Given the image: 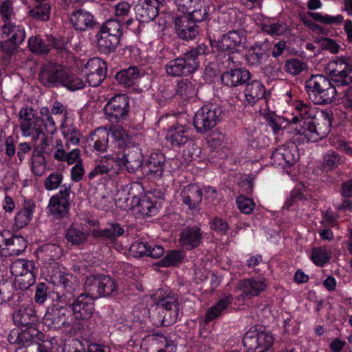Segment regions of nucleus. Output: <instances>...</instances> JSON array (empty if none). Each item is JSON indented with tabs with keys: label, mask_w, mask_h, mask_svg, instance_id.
<instances>
[{
	"label": "nucleus",
	"mask_w": 352,
	"mask_h": 352,
	"mask_svg": "<svg viewBox=\"0 0 352 352\" xmlns=\"http://www.w3.org/2000/svg\"><path fill=\"white\" fill-rule=\"evenodd\" d=\"M296 114L291 120L294 130L302 136V141L316 142L323 139L330 131L331 113L322 111L316 118V108L302 101L295 104Z\"/></svg>",
	"instance_id": "nucleus-1"
},
{
	"label": "nucleus",
	"mask_w": 352,
	"mask_h": 352,
	"mask_svg": "<svg viewBox=\"0 0 352 352\" xmlns=\"http://www.w3.org/2000/svg\"><path fill=\"white\" fill-rule=\"evenodd\" d=\"M111 151L112 153L105 155L96 162L94 168L89 173V178L104 175L114 177L122 168L133 173L142 165L143 157L138 146L119 147L117 151Z\"/></svg>",
	"instance_id": "nucleus-2"
},
{
	"label": "nucleus",
	"mask_w": 352,
	"mask_h": 352,
	"mask_svg": "<svg viewBox=\"0 0 352 352\" xmlns=\"http://www.w3.org/2000/svg\"><path fill=\"white\" fill-rule=\"evenodd\" d=\"M72 311L69 307L58 304H54L47 308L43 318V324L49 329L61 330L69 328L71 331L93 334V329L89 324L85 326L80 322H72Z\"/></svg>",
	"instance_id": "nucleus-3"
},
{
	"label": "nucleus",
	"mask_w": 352,
	"mask_h": 352,
	"mask_svg": "<svg viewBox=\"0 0 352 352\" xmlns=\"http://www.w3.org/2000/svg\"><path fill=\"white\" fill-rule=\"evenodd\" d=\"M209 52L208 47L199 44L196 47L184 53L183 56L169 60L166 65L168 76L179 77L194 73L199 67V56Z\"/></svg>",
	"instance_id": "nucleus-4"
},
{
	"label": "nucleus",
	"mask_w": 352,
	"mask_h": 352,
	"mask_svg": "<svg viewBox=\"0 0 352 352\" xmlns=\"http://www.w3.org/2000/svg\"><path fill=\"white\" fill-rule=\"evenodd\" d=\"M305 90L309 98L318 104L331 103L337 94L331 81L322 74H312L305 82Z\"/></svg>",
	"instance_id": "nucleus-5"
},
{
	"label": "nucleus",
	"mask_w": 352,
	"mask_h": 352,
	"mask_svg": "<svg viewBox=\"0 0 352 352\" xmlns=\"http://www.w3.org/2000/svg\"><path fill=\"white\" fill-rule=\"evenodd\" d=\"M84 287L85 292L95 299L114 296L118 293V284L110 276L104 274L92 275L86 278Z\"/></svg>",
	"instance_id": "nucleus-6"
},
{
	"label": "nucleus",
	"mask_w": 352,
	"mask_h": 352,
	"mask_svg": "<svg viewBox=\"0 0 352 352\" xmlns=\"http://www.w3.org/2000/svg\"><path fill=\"white\" fill-rule=\"evenodd\" d=\"M336 86H346L352 82V58L338 57L331 60L325 67Z\"/></svg>",
	"instance_id": "nucleus-7"
},
{
	"label": "nucleus",
	"mask_w": 352,
	"mask_h": 352,
	"mask_svg": "<svg viewBox=\"0 0 352 352\" xmlns=\"http://www.w3.org/2000/svg\"><path fill=\"white\" fill-rule=\"evenodd\" d=\"M222 113L221 107L213 103L205 104L195 113L193 125L199 133H206L213 129Z\"/></svg>",
	"instance_id": "nucleus-8"
},
{
	"label": "nucleus",
	"mask_w": 352,
	"mask_h": 352,
	"mask_svg": "<svg viewBox=\"0 0 352 352\" xmlns=\"http://www.w3.org/2000/svg\"><path fill=\"white\" fill-rule=\"evenodd\" d=\"M51 281L56 285L57 298L68 303L74 298L77 284L72 274L56 271L51 275Z\"/></svg>",
	"instance_id": "nucleus-9"
},
{
	"label": "nucleus",
	"mask_w": 352,
	"mask_h": 352,
	"mask_svg": "<svg viewBox=\"0 0 352 352\" xmlns=\"http://www.w3.org/2000/svg\"><path fill=\"white\" fill-rule=\"evenodd\" d=\"M33 269V263L25 259H16L12 263L10 272L15 276L14 281L19 285L20 289H28L34 284L35 275Z\"/></svg>",
	"instance_id": "nucleus-10"
},
{
	"label": "nucleus",
	"mask_w": 352,
	"mask_h": 352,
	"mask_svg": "<svg viewBox=\"0 0 352 352\" xmlns=\"http://www.w3.org/2000/svg\"><path fill=\"white\" fill-rule=\"evenodd\" d=\"M95 298L87 292L80 294L70 303L69 309H72V316L75 320L74 322L80 321L89 322L95 311Z\"/></svg>",
	"instance_id": "nucleus-11"
},
{
	"label": "nucleus",
	"mask_w": 352,
	"mask_h": 352,
	"mask_svg": "<svg viewBox=\"0 0 352 352\" xmlns=\"http://www.w3.org/2000/svg\"><path fill=\"white\" fill-rule=\"evenodd\" d=\"M273 340L270 333L252 328L244 335L243 343L246 352H265L272 345Z\"/></svg>",
	"instance_id": "nucleus-12"
},
{
	"label": "nucleus",
	"mask_w": 352,
	"mask_h": 352,
	"mask_svg": "<svg viewBox=\"0 0 352 352\" xmlns=\"http://www.w3.org/2000/svg\"><path fill=\"white\" fill-rule=\"evenodd\" d=\"M129 98L124 94L112 97L106 104L104 111L106 118L113 123H118L125 120L129 111Z\"/></svg>",
	"instance_id": "nucleus-13"
},
{
	"label": "nucleus",
	"mask_w": 352,
	"mask_h": 352,
	"mask_svg": "<svg viewBox=\"0 0 352 352\" xmlns=\"http://www.w3.org/2000/svg\"><path fill=\"white\" fill-rule=\"evenodd\" d=\"M66 68L62 65L49 62L41 65L38 74L40 82L47 87L61 86Z\"/></svg>",
	"instance_id": "nucleus-14"
},
{
	"label": "nucleus",
	"mask_w": 352,
	"mask_h": 352,
	"mask_svg": "<svg viewBox=\"0 0 352 352\" xmlns=\"http://www.w3.org/2000/svg\"><path fill=\"white\" fill-rule=\"evenodd\" d=\"M69 195L70 188L63 185L59 192L50 198L47 207L54 219H60L67 217L70 206Z\"/></svg>",
	"instance_id": "nucleus-15"
},
{
	"label": "nucleus",
	"mask_w": 352,
	"mask_h": 352,
	"mask_svg": "<svg viewBox=\"0 0 352 352\" xmlns=\"http://www.w3.org/2000/svg\"><path fill=\"white\" fill-rule=\"evenodd\" d=\"M157 307L163 315L161 324L167 327L176 322L179 316V305L177 298L170 293L158 300Z\"/></svg>",
	"instance_id": "nucleus-16"
},
{
	"label": "nucleus",
	"mask_w": 352,
	"mask_h": 352,
	"mask_svg": "<svg viewBox=\"0 0 352 352\" xmlns=\"http://www.w3.org/2000/svg\"><path fill=\"white\" fill-rule=\"evenodd\" d=\"M84 72L89 85L94 87H98L106 78L107 65L101 58L94 57L85 64Z\"/></svg>",
	"instance_id": "nucleus-17"
},
{
	"label": "nucleus",
	"mask_w": 352,
	"mask_h": 352,
	"mask_svg": "<svg viewBox=\"0 0 352 352\" xmlns=\"http://www.w3.org/2000/svg\"><path fill=\"white\" fill-rule=\"evenodd\" d=\"M245 41L246 37L243 32L233 30L223 34L216 42L215 46L222 52L234 53L237 52L240 47H243Z\"/></svg>",
	"instance_id": "nucleus-18"
},
{
	"label": "nucleus",
	"mask_w": 352,
	"mask_h": 352,
	"mask_svg": "<svg viewBox=\"0 0 352 352\" xmlns=\"http://www.w3.org/2000/svg\"><path fill=\"white\" fill-rule=\"evenodd\" d=\"M272 164L283 168L290 167L299 159L297 146L294 144L277 148L272 154Z\"/></svg>",
	"instance_id": "nucleus-19"
},
{
	"label": "nucleus",
	"mask_w": 352,
	"mask_h": 352,
	"mask_svg": "<svg viewBox=\"0 0 352 352\" xmlns=\"http://www.w3.org/2000/svg\"><path fill=\"white\" fill-rule=\"evenodd\" d=\"M175 29L177 36L186 41L194 39L199 33V29L189 15L177 16L174 20Z\"/></svg>",
	"instance_id": "nucleus-20"
},
{
	"label": "nucleus",
	"mask_w": 352,
	"mask_h": 352,
	"mask_svg": "<svg viewBox=\"0 0 352 352\" xmlns=\"http://www.w3.org/2000/svg\"><path fill=\"white\" fill-rule=\"evenodd\" d=\"M267 280L264 278H250L241 280L238 284V288L241 291V298L243 300L250 299L258 296L266 290Z\"/></svg>",
	"instance_id": "nucleus-21"
},
{
	"label": "nucleus",
	"mask_w": 352,
	"mask_h": 352,
	"mask_svg": "<svg viewBox=\"0 0 352 352\" xmlns=\"http://www.w3.org/2000/svg\"><path fill=\"white\" fill-rule=\"evenodd\" d=\"M69 21L72 27L80 32L92 30L98 24L94 16L85 9L73 11L70 14Z\"/></svg>",
	"instance_id": "nucleus-22"
},
{
	"label": "nucleus",
	"mask_w": 352,
	"mask_h": 352,
	"mask_svg": "<svg viewBox=\"0 0 352 352\" xmlns=\"http://www.w3.org/2000/svg\"><path fill=\"white\" fill-rule=\"evenodd\" d=\"M202 238L203 232L199 226H188L180 232L179 243L186 250H191L200 245Z\"/></svg>",
	"instance_id": "nucleus-23"
},
{
	"label": "nucleus",
	"mask_w": 352,
	"mask_h": 352,
	"mask_svg": "<svg viewBox=\"0 0 352 352\" xmlns=\"http://www.w3.org/2000/svg\"><path fill=\"white\" fill-rule=\"evenodd\" d=\"M250 72L245 68H237L225 72L221 75L222 83L229 87L246 85L251 79Z\"/></svg>",
	"instance_id": "nucleus-24"
},
{
	"label": "nucleus",
	"mask_w": 352,
	"mask_h": 352,
	"mask_svg": "<svg viewBox=\"0 0 352 352\" xmlns=\"http://www.w3.org/2000/svg\"><path fill=\"white\" fill-rule=\"evenodd\" d=\"M182 202L189 210H199L203 199L202 190L195 184L185 186L181 192Z\"/></svg>",
	"instance_id": "nucleus-25"
},
{
	"label": "nucleus",
	"mask_w": 352,
	"mask_h": 352,
	"mask_svg": "<svg viewBox=\"0 0 352 352\" xmlns=\"http://www.w3.org/2000/svg\"><path fill=\"white\" fill-rule=\"evenodd\" d=\"M157 0H143L135 7L137 19L141 23H148L155 19L158 14Z\"/></svg>",
	"instance_id": "nucleus-26"
},
{
	"label": "nucleus",
	"mask_w": 352,
	"mask_h": 352,
	"mask_svg": "<svg viewBox=\"0 0 352 352\" xmlns=\"http://www.w3.org/2000/svg\"><path fill=\"white\" fill-rule=\"evenodd\" d=\"M166 139L173 147H181L190 139V129L186 125L177 123L170 127Z\"/></svg>",
	"instance_id": "nucleus-27"
},
{
	"label": "nucleus",
	"mask_w": 352,
	"mask_h": 352,
	"mask_svg": "<svg viewBox=\"0 0 352 352\" xmlns=\"http://www.w3.org/2000/svg\"><path fill=\"white\" fill-rule=\"evenodd\" d=\"M165 160L162 153H152L144 166L147 176L153 179L160 178L164 170Z\"/></svg>",
	"instance_id": "nucleus-28"
},
{
	"label": "nucleus",
	"mask_w": 352,
	"mask_h": 352,
	"mask_svg": "<svg viewBox=\"0 0 352 352\" xmlns=\"http://www.w3.org/2000/svg\"><path fill=\"white\" fill-rule=\"evenodd\" d=\"M233 297L231 294L221 298L214 305L208 308L205 314L204 322H210L221 317L232 303Z\"/></svg>",
	"instance_id": "nucleus-29"
},
{
	"label": "nucleus",
	"mask_w": 352,
	"mask_h": 352,
	"mask_svg": "<svg viewBox=\"0 0 352 352\" xmlns=\"http://www.w3.org/2000/svg\"><path fill=\"white\" fill-rule=\"evenodd\" d=\"M144 75V71L142 68L138 66H131L118 72L116 75V79L119 84L129 87L133 86L136 80Z\"/></svg>",
	"instance_id": "nucleus-30"
},
{
	"label": "nucleus",
	"mask_w": 352,
	"mask_h": 352,
	"mask_svg": "<svg viewBox=\"0 0 352 352\" xmlns=\"http://www.w3.org/2000/svg\"><path fill=\"white\" fill-rule=\"evenodd\" d=\"M109 132L104 128L98 127L89 135V139L93 142L94 150L98 153H104L110 148L109 146Z\"/></svg>",
	"instance_id": "nucleus-31"
},
{
	"label": "nucleus",
	"mask_w": 352,
	"mask_h": 352,
	"mask_svg": "<svg viewBox=\"0 0 352 352\" xmlns=\"http://www.w3.org/2000/svg\"><path fill=\"white\" fill-rule=\"evenodd\" d=\"M265 91V87L261 81L253 80L248 82L244 90L245 102L249 105H254L258 100L263 98Z\"/></svg>",
	"instance_id": "nucleus-32"
},
{
	"label": "nucleus",
	"mask_w": 352,
	"mask_h": 352,
	"mask_svg": "<svg viewBox=\"0 0 352 352\" xmlns=\"http://www.w3.org/2000/svg\"><path fill=\"white\" fill-rule=\"evenodd\" d=\"M45 338V335L34 327L25 328L19 331V344L29 352L28 347H33L35 342H41Z\"/></svg>",
	"instance_id": "nucleus-33"
},
{
	"label": "nucleus",
	"mask_w": 352,
	"mask_h": 352,
	"mask_svg": "<svg viewBox=\"0 0 352 352\" xmlns=\"http://www.w3.org/2000/svg\"><path fill=\"white\" fill-rule=\"evenodd\" d=\"M13 321L17 326L29 328L36 324L38 318L31 308H19L13 314Z\"/></svg>",
	"instance_id": "nucleus-34"
},
{
	"label": "nucleus",
	"mask_w": 352,
	"mask_h": 352,
	"mask_svg": "<svg viewBox=\"0 0 352 352\" xmlns=\"http://www.w3.org/2000/svg\"><path fill=\"white\" fill-rule=\"evenodd\" d=\"M0 34L3 38L21 43L25 37V30L22 26L16 25L12 22L3 23L1 26Z\"/></svg>",
	"instance_id": "nucleus-35"
},
{
	"label": "nucleus",
	"mask_w": 352,
	"mask_h": 352,
	"mask_svg": "<svg viewBox=\"0 0 352 352\" xmlns=\"http://www.w3.org/2000/svg\"><path fill=\"white\" fill-rule=\"evenodd\" d=\"M35 208V204L32 200L25 199L23 208L16 213L14 217V226L17 229L24 228L32 220Z\"/></svg>",
	"instance_id": "nucleus-36"
},
{
	"label": "nucleus",
	"mask_w": 352,
	"mask_h": 352,
	"mask_svg": "<svg viewBox=\"0 0 352 352\" xmlns=\"http://www.w3.org/2000/svg\"><path fill=\"white\" fill-rule=\"evenodd\" d=\"M125 230L123 226L118 223H109L104 229L94 230L93 236L104 240L115 241L122 236Z\"/></svg>",
	"instance_id": "nucleus-37"
},
{
	"label": "nucleus",
	"mask_w": 352,
	"mask_h": 352,
	"mask_svg": "<svg viewBox=\"0 0 352 352\" xmlns=\"http://www.w3.org/2000/svg\"><path fill=\"white\" fill-rule=\"evenodd\" d=\"M63 254L62 248L54 243L43 245L38 252V256L46 264H52L60 258Z\"/></svg>",
	"instance_id": "nucleus-38"
},
{
	"label": "nucleus",
	"mask_w": 352,
	"mask_h": 352,
	"mask_svg": "<svg viewBox=\"0 0 352 352\" xmlns=\"http://www.w3.org/2000/svg\"><path fill=\"white\" fill-rule=\"evenodd\" d=\"M43 123L42 118L36 116L19 128L23 136L32 137L34 140H38L43 132Z\"/></svg>",
	"instance_id": "nucleus-39"
},
{
	"label": "nucleus",
	"mask_w": 352,
	"mask_h": 352,
	"mask_svg": "<svg viewBox=\"0 0 352 352\" xmlns=\"http://www.w3.org/2000/svg\"><path fill=\"white\" fill-rule=\"evenodd\" d=\"M345 157L331 150L323 155L321 168L325 171H331L338 168L339 166L345 164Z\"/></svg>",
	"instance_id": "nucleus-40"
},
{
	"label": "nucleus",
	"mask_w": 352,
	"mask_h": 352,
	"mask_svg": "<svg viewBox=\"0 0 352 352\" xmlns=\"http://www.w3.org/2000/svg\"><path fill=\"white\" fill-rule=\"evenodd\" d=\"M266 50L262 45H254L252 46L245 54L246 63L250 66H258L267 58Z\"/></svg>",
	"instance_id": "nucleus-41"
},
{
	"label": "nucleus",
	"mask_w": 352,
	"mask_h": 352,
	"mask_svg": "<svg viewBox=\"0 0 352 352\" xmlns=\"http://www.w3.org/2000/svg\"><path fill=\"white\" fill-rule=\"evenodd\" d=\"M197 89L195 82L188 79L178 81L175 87V93L184 100L192 98L197 95Z\"/></svg>",
	"instance_id": "nucleus-42"
},
{
	"label": "nucleus",
	"mask_w": 352,
	"mask_h": 352,
	"mask_svg": "<svg viewBox=\"0 0 352 352\" xmlns=\"http://www.w3.org/2000/svg\"><path fill=\"white\" fill-rule=\"evenodd\" d=\"M120 38L117 36L107 34L105 32H100L98 35V45L100 50L108 54L113 52L120 43Z\"/></svg>",
	"instance_id": "nucleus-43"
},
{
	"label": "nucleus",
	"mask_w": 352,
	"mask_h": 352,
	"mask_svg": "<svg viewBox=\"0 0 352 352\" xmlns=\"http://www.w3.org/2000/svg\"><path fill=\"white\" fill-rule=\"evenodd\" d=\"M28 245L25 239L19 235L10 236L6 252L9 255L18 256L25 251Z\"/></svg>",
	"instance_id": "nucleus-44"
},
{
	"label": "nucleus",
	"mask_w": 352,
	"mask_h": 352,
	"mask_svg": "<svg viewBox=\"0 0 352 352\" xmlns=\"http://www.w3.org/2000/svg\"><path fill=\"white\" fill-rule=\"evenodd\" d=\"M88 238V234L72 225L65 232V239L73 245L84 244Z\"/></svg>",
	"instance_id": "nucleus-45"
},
{
	"label": "nucleus",
	"mask_w": 352,
	"mask_h": 352,
	"mask_svg": "<svg viewBox=\"0 0 352 352\" xmlns=\"http://www.w3.org/2000/svg\"><path fill=\"white\" fill-rule=\"evenodd\" d=\"M262 32L272 36H280L283 35L288 30V25L286 23L283 21H276L270 23L269 21L264 22L261 25Z\"/></svg>",
	"instance_id": "nucleus-46"
},
{
	"label": "nucleus",
	"mask_w": 352,
	"mask_h": 352,
	"mask_svg": "<svg viewBox=\"0 0 352 352\" xmlns=\"http://www.w3.org/2000/svg\"><path fill=\"white\" fill-rule=\"evenodd\" d=\"M283 69L286 73L296 76L300 74L302 72L307 71L308 65L302 60L292 58L285 62Z\"/></svg>",
	"instance_id": "nucleus-47"
},
{
	"label": "nucleus",
	"mask_w": 352,
	"mask_h": 352,
	"mask_svg": "<svg viewBox=\"0 0 352 352\" xmlns=\"http://www.w3.org/2000/svg\"><path fill=\"white\" fill-rule=\"evenodd\" d=\"M51 7L49 3H41L29 10L28 16L36 21H47L50 19Z\"/></svg>",
	"instance_id": "nucleus-48"
},
{
	"label": "nucleus",
	"mask_w": 352,
	"mask_h": 352,
	"mask_svg": "<svg viewBox=\"0 0 352 352\" xmlns=\"http://www.w3.org/2000/svg\"><path fill=\"white\" fill-rule=\"evenodd\" d=\"M160 208V203L153 201L150 198L143 197L138 212L144 217H152L157 214Z\"/></svg>",
	"instance_id": "nucleus-49"
},
{
	"label": "nucleus",
	"mask_w": 352,
	"mask_h": 352,
	"mask_svg": "<svg viewBox=\"0 0 352 352\" xmlns=\"http://www.w3.org/2000/svg\"><path fill=\"white\" fill-rule=\"evenodd\" d=\"M65 76L61 83L62 87L73 91L85 87V82L81 78L69 73L67 69H65Z\"/></svg>",
	"instance_id": "nucleus-50"
},
{
	"label": "nucleus",
	"mask_w": 352,
	"mask_h": 352,
	"mask_svg": "<svg viewBox=\"0 0 352 352\" xmlns=\"http://www.w3.org/2000/svg\"><path fill=\"white\" fill-rule=\"evenodd\" d=\"M28 46L31 52L37 54H47L50 51L48 42L44 41L39 36H31Z\"/></svg>",
	"instance_id": "nucleus-51"
},
{
	"label": "nucleus",
	"mask_w": 352,
	"mask_h": 352,
	"mask_svg": "<svg viewBox=\"0 0 352 352\" xmlns=\"http://www.w3.org/2000/svg\"><path fill=\"white\" fill-rule=\"evenodd\" d=\"M153 340L157 345V352H176L177 344L164 335L155 333L153 335Z\"/></svg>",
	"instance_id": "nucleus-52"
},
{
	"label": "nucleus",
	"mask_w": 352,
	"mask_h": 352,
	"mask_svg": "<svg viewBox=\"0 0 352 352\" xmlns=\"http://www.w3.org/2000/svg\"><path fill=\"white\" fill-rule=\"evenodd\" d=\"M331 256V252L327 247L322 246L312 250L311 260L318 266L327 263Z\"/></svg>",
	"instance_id": "nucleus-53"
},
{
	"label": "nucleus",
	"mask_w": 352,
	"mask_h": 352,
	"mask_svg": "<svg viewBox=\"0 0 352 352\" xmlns=\"http://www.w3.org/2000/svg\"><path fill=\"white\" fill-rule=\"evenodd\" d=\"M208 12L207 8L204 4V1L199 0L197 3L195 4L194 7L189 10V12L186 15H189L190 19L194 22L199 23L204 21L208 16Z\"/></svg>",
	"instance_id": "nucleus-54"
},
{
	"label": "nucleus",
	"mask_w": 352,
	"mask_h": 352,
	"mask_svg": "<svg viewBox=\"0 0 352 352\" xmlns=\"http://www.w3.org/2000/svg\"><path fill=\"white\" fill-rule=\"evenodd\" d=\"M41 140L40 146L39 147L34 148L33 151L43 156L52 155L54 147L53 138L45 135L44 132H43V134H41Z\"/></svg>",
	"instance_id": "nucleus-55"
},
{
	"label": "nucleus",
	"mask_w": 352,
	"mask_h": 352,
	"mask_svg": "<svg viewBox=\"0 0 352 352\" xmlns=\"http://www.w3.org/2000/svg\"><path fill=\"white\" fill-rule=\"evenodd\" d=\"M100 32H105L109 35L116 36L117 38L120 39L122 34V26L118 20L110 19L102 25Z\"/></svg>",
	"instance_id": "nucleus-56"
},
{
	"label": "nucleus",
	"mask_w": 352,
	"mask_h": 352,
	"mask_svg": "<svg viewBox=\"0 0 352 352\" xmlns=\"http://www.w3.org/2000/svg\"><path fill=\"white\" fill-rule=\"evenodd\" d=\"M47 160L45 156L33 151L32 157V170L34 175L41 176L46 170Z\"/></svg>",
	"instance_id": "nucleus-57"
},
{
	"label": "nucleus",
	"mask_w": 352,
	"mask_h": 352,
	"mask_svg": "<svg viewBox=\"0 0 352 352\" xmlns=\"http://www.w3.org/2000/svg\"><path fill=\"white\" fill-rule=\"evenodd\" d=\"M311 16L315 21L325 25H339L344 21V17L342 14L331 16L322 14L319 12H314L311 13Z\"/></svg>",
	"instance_id": "nucleus-58"
},
{
	"label": "nucleus",
	"mask_w": 352,
	"mask_h": 352,
	"mask_svg": "<svg viewBox=\"0 0 352 352\" xmlns=\"http://www.w3.org/2000/svg\"><path fill=\"white\" fill-rule=\"evenodd\" d=\"M134 188H141L139 184H135L131 186L130 190L129 191V197L124 198L125 206V210H138L139 206L142 203V198L134 194L133 192Z\"/></svg>",
	"instance_id": "nucleus-59"
},
{
	"label": "nucleus",
	"mask_w": 352,
	"mask_h": 352,
	"mask_svg": "<svg viewBox=\"0 0 352 352\" xmlns=\"http://www.w3.org/2000/svg\"><path fill=\"white\" fill-rule=\"evenodd\" d=\"M184 256L185 254L182 251L173 250L160 261V265L167 267L177 265L182 261Z\"/></svg>",
	"instance_id": "nucleus-60"
},
{
	"label": "nucleus",
	"mask_w": 352,
	"mask_h": 352,
	"mask_svg": "<svg viewBox=\"0 0 352 352\" xmlns=\"http://www.w3.org/2000/svg\"><path fill=\"white\" fill-rule=\"evenodd\" d=\"M149 248L150 243L138 240L131 243L129 251L131 255L135 258L147 256Z\"/></svg>",
	"instance_id": "nucleus-61"
},
{
	"label": "nucleus",
	"mask_w": 352,
	"mask_h": 352,
	"mask_svg": "<svg viewBox=\"0 0 352 352\" xmlns=\"http://www.w3.org/2000/svg\"><path fill=\"white\" fill-rule=\"evenodd\" d=\"M69 150V145L68 143L64 144L60 139L56 140L54 142V151L52 153L54 159L57 162H63L65 154Z\"/></svg>",
	"instance_id": "nucleus-62"
},
{
	"label": "nucleus",
	"mask_w": 352,
	"mask_h": 352,
	"mask_svg": "<svg viewBox=\"0 0 352 352\" xmlns=\"http://www.w3.org/2000/svg\"><path fill=\"white\" fill-rule=\"evenodd\" d=\"M63 179L62 173L54 172L50 173L45 179L44 186L47 190L57 189L61 184Z\"/></svg>",
	"instance_id": "nucleus-63"
},
{
	"label": "nucleus",
	"mask_w": 352,
	"mask_h": 352,
	"mask_svg": "<svg viewBox=\"0 0 352 352\" xmlns=\"http://www.w3.org/2000/svg\"><path fill=\"white\" fill-rule=\"evenodd\" d=\"M36 111L32 107L24 106L21 107L19 112V126L21 127L27 122L30 121L36 117Z\"/></svg>",
	"instance_id": "nucleus-64"
}]
</instances>
